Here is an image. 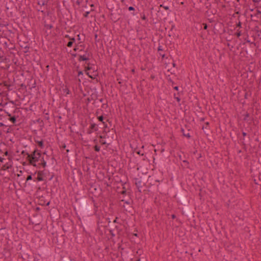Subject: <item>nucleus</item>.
Masks as SVG:
<instances>
[{"label": "nucleus", "instance_id": "49530a36", "mask_svg": "<svg viewBox=\"0 0 261 261\" xmlns=\"http://www.w3.org/2000/svg\"><path fill=\"white\" fill-rule=\"evenodd\" d=\"M141 19L144 20H146V17L145 14H143V15L141 16Z\"/></svg>", "mask_w": 261, "mask_h": 261}, {"label": "nucleus", "instance_id": "f8f14e48", "mask_svg": "<svg viewBox=\"0 0 261 261\" xmlns=\"http://www.w3.org/2000/svg\"><path fill=\"white\" fill-rule=\"evenodd\" d=\"M4 53L0 48V63L4 62L6 59V57L4 56Z\"/></svg>", "mask_w": 261, "mask_h": 261}, {"label": "nucleus", "instance_id": "f03ea898", "mask_svg": "<svg viewBox=\"0 0 261 261\" xmlns=\"http://www.w3.org/2000/svg\"><path fill=\"white\" fill-rule=\"evenodd\" d=\"M36 173H37V177L34 179V181H43L44 180L43 177V176L44 174V171H36L34 173V175L36 174Z\"/></svg>", "mask_w": 261, "mask_h": 261}, {"label": "nucleus", "instance_id": "7ed1b4c3", "mask_svg": "<svg viewBox=\"0 0 261 261\" xmlns=\"http://www.w3.org/2000/svg\"><path fill=\"white\" fill-rule=\"evenodd\" d=\"M98 93L96 91H95L94 93H92L90 97H88L86 99L87 105L92 100H94V101L98 99Z\"/></svg>", "mask_w": 261, "mask_h": 261}, {"label": "nucleus", "instance_id": "aec40b11", "mask_svg": "<svg viewBox=\"0 0 261 261\" xmlns=\"http://www.w3.org/2000/svg\"><path fill=\"white\" fill-rule=\"evenodd\" d=\"M121 201H123L125 203L127 204H130L131 203V200L129 199L128 200H125L124 199H122L121 200Z\"/></svg>", "mask_w": 261, "mask_h": 261}, {"label": "nucleus", "instance_id": "a19ab883", "mask_svg": "<svg viewBox=\"0 0 261 261\" xmlns=\"http://www.w3.org/2000/svg\"><path fill=\"white\" fill-rule=\"evenodd\" d=\"M236 35L238 37H239L241 35V32L240 31L236 33Z\"/></svg>", "mask_w": 261, "mask_h": 261}, {"label": "nucleus", "instance_id": "c85d7f7f", "mask_svg": "<svg viewBox=\"0 0 261 261\" xmlns=\"http://www.w3.org/2000/svg\"><path fill=\"white\" fill-rule=\"evenodd\" d=\"M22 155H27L28 156V154H29L28 152L25 151V150H22L21 153Z\"/></svg>", "mask_w": 261, "mask_h": 261}, {"label": "nucleus", "instance_id": "de8ad7c7", "mask_svg": "<svg viewBox=\"0 0 261 261\" xmlns=\"http://www.w3.org/2000/svg\"><path fill=\"white\" fill-rule=\"evenodd\" d=\"M136 152H137V154H139V155H140L143 156V155H144V154H143V153H141V151H140V150H138V151H136Z\"/></svg>", "mask_w": 261, "mask_h": 261}, {"label": "nucleus", "instance_id": "774afa93", "mask_svg": "<svg viewBox=\"0 0 261 261\" xmlns=\"http://www.w3.org/2000/svg\"><path fill=\"white\" fill-rule=\"evenodd\" d=\"M79 49L78 47L77 46L75 47L74 48V51H76Z\"/></svg>", "mask_w": 261, "mask_h": 261}, {"label": "nucleus", "instance_id": "0eeeda50", "mask_svg": "<svg viewBox=\"0 0 261 261\" xmlns=\"http://www.w3.org/2000/svg\"><path fill=\"white\" fill-rule=\"evenodd\" d=\"M90 54L88 53L87 51H86V54L84 55H79V61H87L89 60Z\"/></svg>", "mask_w": 261, "mask_h": 261}, {"label": "nucleus", "instance_id": "5fc2aeb1", "mask_svg": "<svg viewBox=\"0 0 261 261\" xmlns=\"http://www.w3.org/2000/svg\"><path fill=\"white\" fill-rule=\"evenodd\" d=\"M91 67L89 66V65H88V66L87 67H86V70H89L91 69Z\"/></svg>", "mask_w": 261, "mask_h": 261}, {"label": "nucleus", "instance_id": "20e7f679", "mask_svg": "<svg viewBox=\"0 0 261 261\" xmlns=\"http://www.w3.org/2000/svg\"><path fill=\"white\" fill-rule=\"evenodd\" d=\"M76 202L79 204L78 207L81 210H84L86 207V200L85 199H76Z\"/></svg>", "mask_w": 261, "mask_h": 261}, {"label": "nucleus", "instance_id": "e433bc0d", "mask_svg": "<svg viewBox=\"0 0 261 261\" xmlns=\"http://www.w3.org/2000/svg\"><path fill=\"white\" fill-rule=\"evenodd\" d=\"M161 7H163V8H164L165 10H169V7H168V6H163V5H161Z\"/></svg>", "mask_w": 261, "mask_h": 261}, {"label": "nucleus", "instance_id": "a878e982", "mask_svg": "<svg viewBox=\"0 0 261 261\" xmlns=\"http://www.w3.org/2000/svg\"><path fill=\"white\" fill-rule=\"evenodd\" d=\"M74 42H73V41H69L68 43H67V46L68 47H71L73 45V43Z\"/></svg>", "mask_w": 261, "mask_h": 261}, {"label": "nucleus", "instance_id": "5701e85b", "mask_svg": "<svg viewBox=\"0 0 261 261\" xmlns=\"http://www.w3.org/2000/svg\"><path fill=\"white\" fill-rule=\"evenodd\" d=\"M120 193L122 195L129 194V192H127V190H122Z\"/></svg>", "mask_w": 261, "mask_h": 261}, {"label": "nucleus", "instance_id": "c9c22d12", "mask_svg": "<svg viewBox=\"0 0 261 261\" xmlns=\"http://www.w3.org/2000/svg\"><path fill=\"white\" fill-rule=\"evenodd\" d=\"M109 232H110V233L112 237H114V236H115V234H114V233H113V230H109Z\"/></svg>", "mask_w": 261, "mask_h": 261}, {"label": "nucleus", "instance_id": "dca6fc26", "mask_svg": "<svg viewBox=\"0 0 261 261\" xmlns=\"http://www.w3.org/2000/svg\"><path fill=\"white\" fill-rule=\"evenodd\" d=\"M98 119L99 121H101L102 122V123L105 125V127H107V125L105 124V122L103 121V116H100L98 117Z\"/></svg>", "mask_w": 261, "mask_h": 261}, {"label": "nucleus", "instance_id": "9b49d317", "mask_svg": "<svg viewBox=\"0 0 261 261\" xmlns=\"http://www.w3.org/2000/svg\"><path fill=\"white\" fill-rule=\"evenodd\" d=\"M9 116V120L12 122L13 124L16 122V117L15 116H12L11 114Z\"/></svg>", "mask_w": 261, "mask_h": 261}, {"label": "nucleus", "instance_id": "f3484780", "mask_svg": "<svg viewBox=\"0 0 261 261\" xmlns=\"http://www.w3.org/2000/svg\"><path fill=\"white\" fill-rule=\"evenodd\" d=\"M8 42L10 43V41L9 40H7V41H4V44L5 45V46L6 48H9V49L12 48H13L12 47H9L8 45Z\"/></svg>", "mask_w": 261, "mask_h": 261}, {"label": "nucleus", "instance_id": "39448f33", "mask_svg": "<svg viewBox=\"0 0 261 261\" xmlns=\"http://www.w3.org/2000/svg\"><path fill=\"white\" fill-rule=\"evenodd\" d=\"M98 125L94 123H91L89 128L87 130V134H91L94 131L98 130Z\"/></svg>", "mask_w": 261, "mask_h": 261}, {"label": "nucleus", "instance_id": "393cba45", "mask_svg": "<svg viewBox=\"0 0 261 261\" xmlns=\"http://www.w3.org/2000/svg\"><path fill=\"white\" fill-rule=\"evenodd\" d=\"M99 142L101 143V144L102 145H106V144H107V143L106 141H104L103 140H102V139H101V140L99 141ZM110 143H108V145H109Z\"/></svg>", "mask_w": 261, "mask_h": 261}, {"label": "nucleus", "instance_id": "338daca9", "mask_svg": "<svg viewBox=\"0 0 261 261\" xmlns=\"http://www.w3.org/2000/svg\"><path fill=\"white\" fill-rule=\"evenodd\" d=\"M62 147L63 148H65L66 147V144H64L62 145Z\"/></svg>", "mask_w": 261, "mask_h": 261}, {"label": "nucleus", "instance_id": "4be33fe9", "mask_svg": "<svg viewBox=\"0 0 261 261\" xmlns=\"http://www.w3.org/2000/svg\"><path fill=\"white\" fill-rule=\"evenodd\" d=\"M44 27L46 28V29H51L53 28V26L51 24H45Z\"/></svg>", "mask_w": 261, "mask_h": 261}, {"label": "nucleus", "instance_id": "09e8293b", "mask_svg": "<svg viewBox=\"0 0 261 261\" xmlns=\"http://www.w3.org/2000/svg\"><path fill=\"white\" fill-rule=\"evenodd\" d=\"M115 228L117 229L118 232L120 231V229H119V227L117 225L115 226Z\"/></svg>", "mask_w": 261, "mask_h": 261}, {"label": "nucleus", "instance_id": "79ce46f5", "mask_svg": "<svg viewBox=\"0 0 261 261\" xmlns=\"http://www.w3.org/2000/svg\"><path fill=\"white\" fill-rule=\"evenodd\" d=\"M241 144H242V145H243V148H244V149H245V150H246V144H245V143H244V141H243V142H242V143H241Z\"/></svg>", "mask_w": 261, "mask_h": 261}, {"label": "nucleus", "instance_id": "6e6d98bb", "mask_svg": "<svg viewBox=\"0 0 261 261\" xmlns=\"http://www.w3.org/2000/svg\"><path fill=\"white\" fill-rule=\"evenodd\" d=\"M258 29H259V27H258V26H256V27H255V30L256 32H259Z\"/></svg>", "mask_w": 261, "mask_h": 261}, {"label": "nucleus", "instance_id": "a211bd4d", "mask_svg": "<svg viewBox=\"0 0 261 261\" xmlns=\"http://www.w3.org/2000/svg\"><path fill=\"white\" fill-rule=\"evenodd\" d=\"M0 111L5 112V113H6L8 116H10V115L11 114L6 109H1Z\"/></svg>", "mask_w": 261, "mask_h": 261}, {"label": "nucleus", "instance_id": "c03bdc74", "mask_svg": "<svg viewBox=\"0 0 261 261\" xmlns=\"http://www.w3.org/2000/svg\"><path fill=\"white\" fill-rule=\"evenodd\" d=\"M158 51H162L163 50L162 46L161 45H159L158 48Z\"/></svg>", "mask_w": 261, "mask_h": 261}, {"label": "nucleus", "instance_id": "603ef678", "mask_svg": "<svg viewBox=\"0 0 261 261\" xmlns=\"http://www.w3.org/2000/svg\"><path fill=\"white\" fill-rule=\"evenodd\" d=\"M99 138L100 139H105V138H106V135H103V136L100 135V136H99Z\"/></svg>", "mask_w": 261, "mask_h": 261}, {"label": "nucleus", "instance_id": "37998d69", "mask_svg": "<svg viewBox=\"0 0 261 261\" xmlns=\"http://www.w3.org/2000/svg\"><path fill=\"white\" fill-rule=\"evenodd\" d=\"M203 29L206 30L207 29V25L206 23H203Z\"/></svg>", "mask_w": 261, "mask_h": 261}, {"label": "nucleus", "instance_id": "2eb2a0df", "mask_svg": "<svg viewBox=\"0 0 261 261\" xmlns=\"http://www.w3.org/2000/svg\"><path fill=\"white\" fill-rule=\"evenodd\" d=\"M62 261H76L74 258L71 257H67L62 259Z\"/></svg>", "mask_w": 261, "mask_h": 261}, {"label": "nucleus", "instance_id": "6e6552de", "mask_svg": "<svg viewBox=\"0 0 261 261\" xmlns=\"http://www.w3.org/2000/svg\"><path fill=\"white\" fill-rule=\"evenodd\" d=\"M0 86L5 87L8 91H11L12 90V89L11 88L12 85L11 84H9L7 81H2L0 82Z\"/></svg>", "mask_w": 261, "mask_h": 261}, {"label": "nucleus", "instance_id": "e2e57ef3", "mask_svg": "<svg viewBox=\"0 0 261 261\" xmlns=\"http://www.w3.org/2000/svg\"><path fill=\"white\" fill-rule=\"evenodd\" d=\"M4 155H6V156H7L8 155V152L7 151H6L5 153H4V154L3 155V156Z\"/></svg>", "mask_w": 261, "mask_h": 261}, {"label": "nucleus", "instance_id": "6ab92c4d", "mask_svg": "<svg viewBox=\"0 0 261 261\" xmlns=\"http://www.w3.org/2000/svg\"><path fill=\"white\" fill-rule=\"evenodd\" d=\"M64 93H66V95L69 94L70 93V90L67 87H66L65 88L63 89Z\"/></svg>", "mask_w": 261, "mask_h": 261}, {"label": "nucleus", "instance_id": "72a5a7b5", "mask_svg": "<svg viewBox=\"0 0 261 261\" xmlns=\"http://www.w3.org/2000/svg\"><path fill=\"white\" fill-rule=\"evenodd\" d=\"M260 14H261V11H259V10H257L256 13L255 14V16H258V15H260Z\"/></svg>", "mask_w": 261, "mask_h": 261}, {"label": "nucleus", "instance_id": "4d7b16f0", "mask_svg": "<svg viewBox=\"0 0 261 261\" xmlns=\"http://www.w3.org/2000/svg\"><path fill=\"white\" fill-rule=\"evenodd\" d=\"M117 219H118V218H117V217H116V218L114 219V220L113 221V223H118V222H117Z\"/></svg>", "mask_w": 261, "mask_h": 261}, {"label": "nucleus", "instance_id": "473e14b6", "mask_svg": "<svg viewBox=\"0 0 261 261\" xmlns=\"http://www.w3.org/2000/svg\"><path fill=\"white\" fill-rule=\"evenodd\" d=\"M181 200L183 203H186V200L183 196L181 197Z\"/></svg>", "mask_w": 261, "mask_h": 261}, {"label": "nucleus", "instance_id": "7c9ffc66", "mask_svg": "<svg viewBox=\"0 0 261 261\" xmlns=\"http://www.w3.org/2000/svg\"><path fill=\"white\" fill-rule=\"evenodd\" d=\"M183 163L185 164V166L187 167H188V165H189V162L187 160H184Z\"/></svg>", "mask_w": 261, "mask_h": 261}, {"label": "nucleus", "instance_id": "3c124183", "mask_svg": "<svg viewBox=\"0 0 261 261\" xmlns=\"http://www.w3.org/2000/svg\"><path fill=\"white\" fill-rule=\"evenodd\" d=\"M70 41H73V42H75V38L74 37L72 38H69Z\"/></svg>", "mask_w": 261, "mask_h": 261}, {"label": "nucleus", "instance_id": "0e129e2a", "mask_svg": "<svg viewBox=\"0 0 261 261\" xmlns=\"http://www.w3.org/2000/svg\"><path fill=\"white\" fill-rule=\"evenodd\" d=\"M171 217L172 219H175L176 218V216L174 214L171 215Z\"/></svg>", "mask_w": 261, "mask_h": 261}, {"label": "nucleus", "instance_id": "4468645a", "mask_svg": "<svg viewBox=\"0 0 261 261\" xmlns=\"http://www.w3.org/2000/svg\"><path fill=\"white\" fill-rule=\"evenodd\" d=\"M181 131L182 133L183 136H184L185 137H186L187 138H188L189 139L191 138V136L189 133H185L184 128H181Z\"/></svg>", "mask_w": 261, "mask_h": 261}, {"label": "nucleus", "instance_id": "680f3d73", "mask_svg": "<svg viewBox=\"0 0 261 261\" xmlns=\"http://www.w3.org/2000/svg\"><path fill=\"white\" fill-rule=\"evenodd\" d=\"M242 135H243V137H244L246 136V135H247V133H245V132H243L242 133Z\"/></svg>", "mask_w": 261, "mask_h": 261}, {"label": "nucleus", "instance_id": "2f4dec72", "mask_svg": "<svg viewBox=\"0 0 261 261\" xmlns=\"http://www.w3.org/2000/svg\"><path fill=\"white\" fill-rule=\"evenodd\" d=\"M126 183L125 182L124 184H122V186H123V187H122V190H126Z\"/></svg>", "mask_w": 261, "mask_h": 261}, {"label": "nucleus", "instance_id": "412c9836", "mask_svg": "<svg viewBox=\"0 0 261 261\" xmlns=\"http://www.w3.org/2000/svg\"><path fill=\"white\" fill-rule=\"evenodd\" d=\"M94 149L95 151L99 152L100 151V146L96 145L94 146Z\"/></svg>", "mask_w": 261, "mask_h": 261}, {"label": "nucleus", "instance_id": "9d476101", "mask_svg": "<svg viewBox=\"0 0 261 261\" xmlns=\"http://www.w3.org/2000/svg\"><path fill=\"white\" fill-rule=\"evenodd\" d=\"M38 4L41 6H44L47 5L49 0H37Z\"/></svg>", "mask_w": 261, "mask_h": 261}, {"label": "nucleus", "instance_id": "ea45409f", "mask_svg": "<svg viewBox=\"0 0 261 261\" xmlns=\"http://www.w3.org/2000/svg\"><path fill=\"white\" fill-rule=\"evenodd\" d=\"M81 3H82V1L81 0H77L76 2V4L78 6H80L81 5Z\"/></svg>", "mask_w": 261, "mask_h": 261}, {"label": "nucleus", "instance_id": "f704fd0d", "mask_svg": "<svg viewBox=\"0 0 261 261\" xmlns=\"http://www.w3.org/2000/svg\"><path fill=\"white\" fill-rule=\"evenodd\" d=\"M128 10L129 11H135V8L132 7V6H130L128 7Z\"/></svg>", "mask_w": 261, "mask_h": 261}, {"label": "nucleus", "instance_id": "ddd939ff", "mask_svg": "<svg viewBox=\"0 0 261 261\" xmlns=\"http://www.w3.org/2000/svg\"><path fill=\"white\" fill-rule=\"evenodd\" d=\"M36 142L41 148H43L44 147V143L42 140L41 141H36Z\"/></svg>", "mask_w": 261, "mask_h": 261}, {"label": "nucleus", "instance_id": "1a4fd4ad", "mask_svg": "<svg viewBox=\"0 0 261 261\" xmlns=\"http://www.w3.org/2000/svg\"><path fill=\"white\" fill-rule=\"evenodd\" d=\"M135 185L137 187L139 192H141V190L140 189L142 187V181L139 178H135Z\"/></svg>", "mask_w": 261, "mask_h": 261}, {"label": "nucleus", "instance_id": "f257e3e1", "mask_svg": "<svg viewBox=\"0 0 261 261\" xmlns=\"http://www.w3.org/2000/svg\"><path fill=\"white\" fill-rule=\"evenodd\" d=\"M26 159L29 162V165L37 168L40 169L41 167L44 168L46 166V162L42 156L41 151L37 148L31 153L28 154Z\"/></svg>", "mask_w": 261, "mask_h": 261}, {"label": "nucleus", "instance_id": "bf43d9fd", "mask_svg": "<svg viewBox=\"0 0 261 261\" xmlns=\"http://www.w3.org/2000/svg\"><path fill=\"white\" fill-rule=\"evenodd\" d=\"M21 87H24L25 89L27 88L26 86L24 84H21L20 85Z\"/></svg>", "mask_w": 261, "mask_h": 261}, {"label": "nucleus", "instance_id": "a18cd8bd", "mask_svg": "<svg viewBox=\"0 0 261 261\" xmlns=\"http://www.w3.org/2000/svg\"><path fill=\"white\" fill-rule=\"evenodd\" d=\"M83 75V72L82 71H79L78 72V76H80V75Z\"/></svg>", "mask_w": 261, "mask_h": 261}, {"label": "nucleus", "instance_id": "4c0bfd02", "mask_svg": "<svg viewBox=\"0 0 261 261\" xmlns=\"http://www.w3.org/2000/svg\"><path fill=\"white\" fill-rule=\"evenodd\" d=\"M175 94H174V98L178 101L179 102L180 101V98L178 97H175Z\"/></svg>", "mask_w": 261, "mask_h": 261}, {"label": "nucleus", "instance_id": "69168bd1", "mask_svg": "<svg viewBox=\"0 0 261 261\" xmlns=\"http://www.w3.org/2000/svg\"><path fill=\"white\" fill-rule=\"evenodd\" d=\"M98 100H99V101L100 102H102L103 101V98H100V99H99Z\"/></svg>", "mask_w": 261, "mask_h": 261}, {"label": "nucleus", "instance_id": "8fccbe9b", "mask_svg": "<svg viewBox=\"0 0 261 261\" xmlns=\"http://www.w3.org/2000/svg\"><path fill=\"white\" fill-rule=\"evenodd\" d=\"M242 23L240 21L239 22V23L237 24V27L241 28V27Z\"/></svg>", "mask_w": 261, "mask_h": 261}, {"label": "nucleus", "instance_id": "bb28decb", "mask_svg": "<svg viewBox=\"0 0 261 261\" xmlns=\"http://www.w3.org/2000/svg\"><path fill=\"white\" fill-rule=\"evenodd\" d=\"M90 14V11H87L84 14H83V16L84 17H88V16H89V14Z\"/></svg>", "mask_w": 261, "mask_h": 261}, {"label": "nucleus", "instance_id": "864d4df0", "mask_svg": "<svg viewBox=\"0 0 261 261\" xmlns=\"http://www.w3.org/2000/svg\"><path fill=\"white\" fill-rule=\"evenodd\" d=\"M86 74L88 75V76L89 77H90L91 79H94V77L92 76V75H90L89 74V72H86Z\"/></svg>", "mask_w": 261, "mask_h": 261}, {"label": "nucleus", "instance_id": "b1692460", "mask_svg": "<svg viewBox=\"0 0 261 261\" xmlns=\"http://www.w3.org/2000/svg\"><path fill=\"white\" fill-rule=\"evenodd\" d=\"M250 115L249 113H247L245 115V117L244 118V120L245 121H248V118L249 117Z\"/></svg>", "mask_w": 261, "mask_h": 261}, {"label": "nucleus", "instance_id": "052dcab7", "mask_svg": "<svg viewBox=\"0 0 261 261\" xmlns=\"http://www.w3.org/2000/svg\"><path fill=\"white\" fill-rule=\"evenodd\" d=\"M173 89L176 90V91H178V86H175L173 88Z\"/></svg>", "mask_w": 261, "mask_h": 261}, {"label": "nucleus", "instance_id": "cd10ccee", "mask_svg": "<svg viewBox=\"0 0 261 261\" xmlns=\"http://www.w3.org/2000/svg\"><path fill=\"white\" fill-rule=\"evenodd\" d=\"M33 178H32V175H29L27 177V179H26V181H28L29 180H32Z\"/></svg>", "mask_w": 261, "mask_h": 261}, {"label": "nucleus", "instance_id": "58836bf2", "mask_svg": "<svg viewBox=\"0 0 261 261\" xmlns=\"http://www.w3.org/2000/svg\"><path fill=\"white\" fill-rule=\"evenodd\" d=\"M7 24H6L3 22H0V27H6Z\"/></svg>", "mask_w": 261, "mask_h": 261}, {"label": "nucleus", "instance_id": "13d9d810", "mask_svg": "<svg viewBox=\"0 0 261 261\" xmlns=\"http://www.w3.org/2000/svg\"><path fill=\"white\" fill-rule=\"evenodd\" d=\"M7 126L8 125H5L3 122H0V126L2 127V126Z\"/></svg>", "mask_w": 261, "mask_h": 261}, {"label": "nucleus", "instance_id": "c756f323", "mask_svg": "<svg viewBox=\"0 0 261 261\" xmlns=\"http://www.w3.org/2000/svg\"><path fill=\"white\" fill-rule=\"evenodd\" d=\"M2 151L1 150H0V154H2ZM4 160H5V159L4 158H2V156H0V162H3Z\"/></svg>", "mask_w": 261, "mask_h": 261}, {"label": "nucleus", "instance_id": "423d86ee", "mask_svg": "<svg viewBox=\"0 0 261 261\" xmlns=\"http://www.w3.org/2000/svg\"><path fill=\"white\" fill-rule=\"evenodd\" d=\"M12 156H9L8 159L10 161L9 162H8V163H6V164H5L2 169L3 170H7V169H9L10 168H11L12 166Z\"/></svg>", "mask_w": 261, "mask_h": 261}]
</instances>
